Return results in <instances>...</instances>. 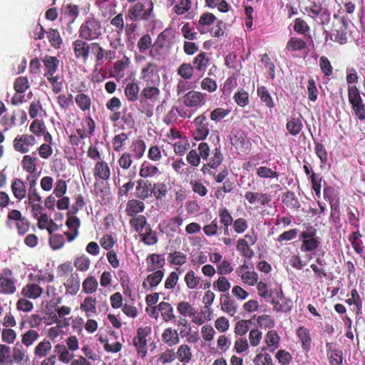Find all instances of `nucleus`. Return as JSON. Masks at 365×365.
Returning <instances> with one entry per match:
<instances>
[{"label": "nucleus", "instance_id": "22", "mask_svg": "<svg viewBox=\"0 0 365 365\" xmlns=\"http://www.w3.org/2000/svg\"><path fill=\"white\" fill-rule=\"evenodd\" d=\"M93 173L96 178L107 180L110 178V170L106 162L100 160L94 166Z\"/></svg>", "mask_w": 365, "mask_h": 365}, {"label": "nucleus", "instance_id": "9", "mask_svg": "<svg viewBox=\"0 0 365 365\" xmlns=\"http://www.w3.org/2000/svg\"><path fill=\"white\" fill-rule=\"evenodd\" d=\"M16 290V280L9 269H4L0 276V292L4 294H14Z\"/></svg>", "mask_w": 365, "mask_h": 365}, {"label": "nucleus", "instance_id": "46", "mask_svg": "<svg viewBox=\"0 0 365 365\" xmlns=\"http://www.w3.org/2000/svg\"><path fill=\"white\" fill-rule=\"evenodd\" d=\"M52 345L48 340L39 342L34 349V354L40 358L46 356L51 351Z\"/></svg>", "mask_w": 365, "mask_h": 365}, {"label": "nucleus", "instance_id": "13", "mask_svg": "<svg viewBox=\"0 0 365 365\" xmlns=\"http://www.w3.org/2000/svg\"><path fill=\"white\" fill-rule=\"evenodd\" d=\"M27 347L19 341L16 342L11 349L12 364H21L29 361V356L27 354Z\"/></svg>", "mask_w": 365, "mask_h": 365}, {"label": "nucleus", "instance_id": "40", "mask_svg": "<svg viewBox=\"0 0 365 365\" xmlns=\"http://www.w3.org/2000/svg\"><path fill=\"white\" fill-rule=\"evenodd\" d=\"M39 336L40 334L38 331L30 329L21 335V341L20 343L28 348L32 346L38 339Z\"/></svg>", "mask_w": 365, "mask_h": 365}, {"label": "nucleus", "instance_id": "25", "mask_svg": "<svg viewBox=\"0 0 365 365\" xmlns=\"http://www.w3.org/2000/svg\"><path fill=\"white\" fill-rule=\"evenodd\" d=\"M45 67L44 76H53L59 66V60L55 56H46L43 59Z\"/></svg>", "mask_w": 365, "mask_h": 365}, {"label": "nucleus", "instance_id": "50", "mask_svg": "<svg viewBox=\"0 0 365 365\" xmlns=\"http://www.w3.org/2000/svg\"><path fill=\"white\" fill-rule=\"evenodd\" d=\"M205 6L210 8H217L220 12L225 13L230 9V5L225 0H205Z\"/></svg>", "mask_w": 365, "mask_h": 365}, {"label": "nucleus", "instance_id": "52", "mask_svg": "<svg viewBox=\"0 0 365 365\" xmlns=\"http://www.w3.org/2000/svg\"><path fill=\"white\" fill-rule=\"evenodd\" d=\"M0 365H13L11 347L6 344H0Z\"/></svg>", "mask_w": 365, "mask_h": 365}, {"label": "nucleus", "instance_id": "45", "mask_svg": "<svg viewBox=\"0 0 365 365\" xmlns=\"http://www.w3.org/2000/svg\"><path fill=\"white\" fill-rule=\"evenodd\" d=\"M144 204L143 202L137 200H131L127 204L126 212L128 215L135 217L138 213L143 212Z\"/></svg>", "mask_w": 365, "mask_h": 365}, {"label": "nucleus", "instance_id": "19", "mask_svg": "<svg viewBox=\"0 0 365 365\" xmlns=\"http://www.w3.org/2000/svg\"><path fill=\"white\" fill-rule=\"evenodd\" d=\"M66 225L70 231L64 232L68 241H73L78 235V228L80 227V220L75 216H68Z\"/></svg>", "mask_w": 365, "mask_h": 365}, {"label": "nucleus", "instance_id": "4", "mask_svg": "<svg viewBox=\"0 0 365 365\" xmlns=\"http://www.w3.org/2000/svg\"><path fill=\"white\" fill-rule=\"evenodd\" d=\"M139 78L145 84H160L158 65L153 62L147 63L142 67Z\"/></svg>", "mask_w": 365, "mask_h": 365}, {"label": "nucleus", "instance_id": "29", "mask_svg": "<svg viewBox=\"0 0 365 365\" xmlns=\"http://www.w3.org/2000/svg\"><path fill=\"white\" fill-rule=\"evenodd\" d=\"M97 300L91 296L84 299L81 304V309L84 312L87 317H91L96 313Z\"/></svg>", "mask_w": 365, "mask_h": 365}, {"label": "nucleus", "instance_id": "63", "mask_svg": "<svg viewBox=\"0 0 365 365\" xmlns=\"http://www.w3.org/2000/svg\"><path fill=\"white\" fill-rule=\"evenodd\" d=\"M257 324L262 329H272L275 325V321L271 315H260L257 319Z\"/></svg>", "mask_w": 365, "mask_h": 365}, {"label": "nucleus", "instance_id": "47", "mask_svg": "<svg viewBox=\"0 0 365 365\" xmlns=\"http://www.w3.org/2000/svg\"><path fill=\"white\" fill-rule=\"evenodd\" d=\"M145 148V143L142 140H135L130 145V151L136 159H140L143 156Z\"/></svg>", "mask_w": 365, "mask_h": 365}, {"label": "nucleus", "instance_id": "26", "mask_svg": "<svg viewBox=\"0 0 365 365\" xmlns=\"http://www.w3.org/2000/svg\"><path fill=\"white\" fill-rule=\"evenodd\" d=\"M176 359L182 364L189 363L192 359L191 348L187 344H181L175 352Z\"/></svg>", "mask_w": 365, "mask_h": 365}, {"label": "nucleus", "instance_id": "14", "mask_svg": "<svg viewBox=\"0 0 365 365\" xmlns=\"http://www.w3.org/2000/svg\"><path fill=\"white\" fill-rule=\"evenodd\" d=\"M245 198L251 205L258 203L263 207L269 206V203L272 201V196L270 194L259 192H246L245 194Z\"/></svg>", "mask_w": 365, "mask_h": 365}, {"label": "nucleus", "instance_id": "58", "mask_svg": "<svg viewBox=\"0 0 365 365\" xmlns=\"http://www.w3.org/2000/svg\"><path fill=\"white\" fill-rule=\"evenodd\" d=\"M186 286L190 289H195L200 282V278L195 275L193 270L188 271L184 277Z\"/></svg>", "mask_w": 365, "mask_h": 365}, {"label": "nucleus", "instance_id": "48", "mask_svg": "<svg viewBox=\"0 0 365 365\" xmlns=\"http://www.w3.org/2000/svg\"><path fill=\"white\" fill-rule=\"evenodd\" d=\"M136 194L138 197L143 200L149 197L152 195L151 184L139 180L136 187Z\"/></svg>", "mask_w": 365, "mask_h": 365}, {"label": "nucleus", "instance_id": "7", "mask_svg": "<svg viewBox=\"0 0 365 365\" xmlns=\"http://www.w3.org/2000/svg\"><path fill=\"white\" fill-rule=\"evenodd\" d=\"M151 333V329L149 327H140L137 329L136 336L133 338V343L135 348L138 356L144 358L147 355V339L146 337Z\"/></svg>", "mask_w": 365, "mask_h": 365}, {"label": "nucleus", "instance_id": "64", "mask_svg": "<svg viewBox=\"0 0 365 365\" xmlns=\"http://www.w3.org/2000/svg\"><path fill=\"white\" fill-rule=\"evenodd\" d=\"M46 37L51 46L55 48H60L62 43V39L60 36L59 32L55 29H49L46 32Z\"/></svg>", "mask_w": 365, "mask_h": 365}, {"label": "nucleus", "instance_id": "5", "mask_svg": "<svg viewBox=\"0 0 365 365\" xmlns=\"http://www.w3.org/2000/svg\"><path fill=\"white\" fill-rule=\"evenodd\" d=\"M192 135L196 141L205 140L209 133V123L205 114L197 115L192 121Z\"/></svg>", "mask_w": 365, "mask_h": 365}, {"label": "nucleus", "instance_id": "51", "mask_svg": "<svg viewBox=\"0 0 365 365\" xmlns=\"http://www.w3.org/2000/svg\"><path fill=\"white\" fill-rule=\"evenodd\" d=\"M286 128L291 135H297L301 132L303 125L299 118H292L287 121Z\"/></svg>", "mask_w": 365, "mask_h": 365}, {"label": "nucleus", "instance_id": "36", "mask_svg": "<svg viewBox=\"0 0 365 365\" xmlns=\"http://www.w3.org/2000/svg\"><path fill=\"white\" fill-rule=\"evenodd\" d=\"M216 17L211 13H204L201 15L199 21V29L201 33H205L209 31L210 26L215 22Z\"/></svg>", "mask_w": 365, "mask_h": 365}, {"label": "nucleus", "instance_id": "41", "mask_svg": "<svg viewBox=\"0 0 365 365\" xmlns=\"http://www.w3.org/2000/svg\"><path fill=\"white\" fill-rule=\"evenodd\" d=\"M121 32L111 31L107 36L110 48L113 50H119L123 48L122 43Z\"/></svg>", "mask_w": 365, "mask_h": 365}, {"label": "nucleus", "instance_id": "20", "mask_svg": "<svg viewBox=\"0 0 365 365\" xmlns=\"http://www.w3.org/2000/svg\"><path fill=\"white\" fill-rule=\"evenodd\" d=\"M179 335L180 334L176 329L168 327L163 331L161 335V339L163 344L168 347H172L180 342Z\"/></svg>", "mask_w": 365, "mask_h": 365}, {"label": "nucleus", "instance_id": "24", "mask_svg": "<svg viewBox=\"0 0 365 365\" xmlns=\"http://www.w3.org/2000/svg\"><path fill=\"white\" fill-rule=\"evenodd\" d=\"M296 334L302 343V349L306 351H309L311 349L312 343V336L309 330L301 326L297 329Z\"/></svg>", "mask_w": 365, "mask_h": 365}, {"label": "nucleus", "instance_id": "30", "mask_svg": "<svg viewBox=\"0 0 365 365\" xmlns=\"http://www.w3.org/2000/svg\"><path fill=\"white\" fill-rule=\"evenodd\" d=\"M140 87L136 82L128 83L125 88V96L128 101L134 102L138 99Z\"/></svg>", "mask_w": 365, "mask_h": 365}, {"label": "nucleus", "instance_id": "43", "mask_svg": "<svg viewBox=\"0 0 365 365\" xmlns=\"http://www.w3.org/2000/svg\"><path fill=\"white\" fill-rule=\"evenodd\" d=\"M330 38L331 41L341 45L345 44L348 40L346 30L336 26L331 34Z\"/></svg>", "mask_w": 365, "mask_h": 365}, {"label": "nucleus", "instance_id": "3", "mask_svg": "<svg viewBox=\"0 0 365 365\" xmlns=\"http://www.w3.org/2000/svg\"><path fill=\"white\" fill-rule=\"evenodd\" d=\"M299 240L302 242L300 250L303 252L314 251L322 242L321 238L317 236V230L310 225L301 232Z\"/></svg>", "mask_w": 365, "mask_h": 365}, {"label": "nucleus", "instance_id": "44", "mask_svg": "<svg viewBox=\"0 0 365 365\" xmlns=\"http://www.w3.org/2000/svg\"><path fill=\"white\" fill-rule=\"evenodd\" d=\"M37 160V158L34 155H24L21 161V165L29 173H36Z\"/></svg>", "mask_w": 365, "mask_h": 365}, {"label": "nucleus", "instance_id": "59", "mask_svg": "<svg viewBox=\"0 0 365 365\" xmlns=\"http://www.w3.org/2000/svg\"><path fill=\"white\" fill-rule=\"evenodd\" d=\"M250 247L251 245L242 239L238 240L236 245L237 251H239L242 255L246 258H251L254 255V252Z\"/></svg>", "mask_w": 365, "mask_h": 365}, {"label": "nucleus", "instance_id": "28", "mask_svg": "<svg viewBox=\"0 0 365 365\" xmlns=\"http://www.w3.org/2000/svg\"><path fill=\"white\" fill-rule=\"evenodd\" d=\"M55 351L58 354L59 360L64 364H68L74 357L73 352L61 344H58L55 346Z\"/></svg>", "mask_w": 365, "mask_h": 365}, {"label": "nucleus", "instance_id": "57", "mask_svg": "<svg viewBox=\"0 0 365 365\" xmlns=\"http://www.w3.org/2000/svg\"><path fill=\"white\" fill-rule=\"evenodd\" d=\"M168 259L171 264L181 266L186 263L187 256L180 251H175L169 253Z\"/></svg>", "mask_w": 365, "mask_h": 365}, {"label": "nucleus", "instance_id": "60", "mask_svg": "<svg viewBox=\"0 0 365 365\" xmlns=\"http://www.w3.org/2000/svg\"><path fill=\"white\" fill-rule=\"evenodd\" d=\"M98 283L97 279L93 277H87L82 284L83 290L86 294H93L97 290Z\"/></svg>", "mask_w": 365, "mask_h": 365}, {"label": "nucleus", "instance_id": "8", "mask_svg": "<svg viewBox=\"0 0 365 365\" xmlns=\"http://www.w3.org/2000/svg\"><path fill=\"white\" fill-rule=\"evenodd\" d=\"M207 98V95L205 93L190 91L184 95L182 101L185 106L198 109L205 105Z\"/></svg>", "mask_w": 365, "mask_h": 365}, {"label": "nucleus", "instance_id": "17", "mask_svg": "<svg viewBox=\"0 0 365 365\" xmlns=\"http://www.w3.org/2000/svg\"><path fill=\"white\" fill-rule=\"evenodd\" d=\"M146 263L148 272L161 270L165 264V259L163 255L153 253L147 257Z\"/></svg>", "mask_w": 365, "mask_h": 365}, {"label": "nucleus", "instance_id": "12", "mask_svg": "<svg viewBox=\"0 0 365 365\" xmlns=\"http://www.w3.org/2000/svg\"><path fill=\"white\" fill-rule=\"evenodd\" d=\"M87 40L81 38L75 40L72 43L74 56L78 59L86 61L89 56L91 43H88Z\"/></svg>", "mask_w": 365, "mask_h": 365}, {"label": "nucleus", "instance_id": "39", "mask_svg": "<svg viewBox=\"0 0 365 365\" xmlns=\"http://www.w3.org/2000/svg\"><path fill=\"white\" fill-rule=\"evenodd\" d=\"M257 94L261 101L265 103L267 107L272 108L274 106L273 98L265 86H258L257 88Z\"/></svg>", "mask_w": 365, "mask_h": 365}, {"label": "nucleus", "instance_id": "6", "mask_svg": "<svg viewBox=\"0 0 365 365\" xmlns=\"http://www.w3.org/2000/svg\"><path fill=\"white\" fill-rule=\"evenodd\" d=\"M270 302L273 305V310L276 312H289L292 308V300L284 296L282 288L274 290Z\"/></svg>", "mask_w": 365, "mask_h": 365}, {"label": "nucleus", "instance_id": "56", "mask_svg": "<svg viewBox=\"0 0 365 365\" xmlns=\"http://www.w3.org/2000/svg\"><path fill=\"white\" fill-rule=\"evenodd\" d=\"M158 173V168L156 166L150 165L147 162H144L141 165L139 175L142 178H150L153 177Z\"/></svg>", "mask_w": 365, "mask_h": 365}, {"label": "nucleus", "instance_id": "35", "mask_svg": "<svg viewBox=\"0 0 365 365\" xmlns=\"http://www.w3.org/2000/svg\"><path fill=\"white\" fill-rule=\"evenodd\" d=\"M66 293L75 295L80 289V279L77 274H73L65 283Z\"/></svg>", "mask_w": 365, "mask_h": 365}, {"label": "nucleus", "instance_id": "21", "mask_svg": "<svg viewBox=\"0 0 365 365\" xmlns=\"http://www.w3.org/2000/svg\"><path fill=\"white\" fill-rule=\"evenodd\" d=\"M307 43L301 38L292 36L287 41L284 51L293 53L301 52L306 48Z\"/></svg>", "mask_w": 365, "mask_h": 365}, {"label": "nucleus", "instance_id": "34", "mask_svg": "<svg viewBox=\"0 0 365 365\" xmlns=\"http://www.w3.org/2000/svg\"><path fill=\"white\" fill-rule=\"evenodd\" d=\"M130 224L132 227L139 233V235L146 230L147 227H150V225L148 224L147 220L143 215L133 217L130 220Z\"/></svg>", "mask_w": 365, "mask_h": 365}, {"label": "nucleus", "instance_id": "54", "mask_svg": "<svg viewBox=\"0 0 365 365\" xmlns=\"http://www.w3.org/2000/svg\"><path fill=\"white\" fill-rule=\"evenodd\" d=\"M210 59L207 54L201 53L198 54L193 61L195 68L199 71H205L208 66Z\"/></svg>", "mask_w": 365, "mask_h": 365}, {"label": "nucleus", "instance_id": "33", "mask_svg": "<svg viewBox=\"0 0 365 365\" xmlns=\"http://www.w3.org/2000/svg\"><path fill=\"white\" fill-rule=\"evenodd\" d=\"M75 102L78 107L84 113L90 112L91 99L89 96L80 93L75 97Z\"/></svg>", "mask_w": 365, "mask_h": 365}, {"label": "nucleus", "instance_id": "27", "mask_svg": "<svg viewBox=\"0 0 365 365\" xmlns=\"http://www.w3.org/2000/svg\"><path fill=\"white\" fill-rule=\"evenodd\" d=\"M43 289L36 284H28L22 289L21 294L29 299H36L43 293Z\"/></svg>", "mask_w": 365, "mask_h": 365}, {"label": "nucleus", "instance_id": "37", "mask_svg": "<svg viewBox=\"0 0 365 365\" xmlns=\"http://www.w3.org/2000/svg\"><path fill=\"white\" fill-rule=\"evenodd\" d=\"M140 240L147 245H154L158 241L157 232L152 230L151 227H147L146 230L140 233Z\"/></svg>", "mask_w": 365, "mask_h": 365}, {"label": "nucleus", "instance_id": "62", "mask_svg": "<svg viewBox=\"0 0 365 365\" xmlns=\"http://www.w3.org/2000/svg\"><path fill=\"white\" fill-rule=\"evenodd\" d=\"M263 351L257 354L253 359V363L255 365H274L273 359L268 353H263Z\"/></svg>", "mask_w": 365, "mask_h": 365}, {"label": "nucleus", "instance_id": "55", "mask_svg": "<svg viewBox=\"0 0 365 365\" xmlns=\"http://www.w3.org/2000/svg\"><path fill=\"white\" fill-rule=\"evenodd\" d=\"M194 73V68L190 63H183L177 70V73L184 80L192 78Z\"/></svg>", "mask_w": 365, "mask_h": 365}, {"label": "nucleus", "instance_id": "61", "mask_svg": "<svg viewBox=\"0 0 365 365\" xmlns=\"http://www.w3.org/2000/svg\"><path fill=\"white\" fill-rule=\"evenodd\" d=\"M130 63V59L126 56H124L121 60L117 61L113 66L115 74L119 77H123L124 71L128 67Z\"/></svg>", "mask_w": 365, "mask_h": 365}, {"label": "nucleus", "instance_id": "10", "mask_svg": "<svg viewBox=\"0 0 365 365\" xmlns=\"http://www.w3.org/2000/svg\"><path fill=\"white\" fill-rule=\"evenodd\" d=\"M36 138L32 135H19L14 140V148L21 153H26L36 144Z\"/></svg>", "mask_w": 365, "mask_h": 365}, {"label": "nucleus", "instance_id": "15", "mask_svg": "<svg viewBox=\"0 0 365 365\" xmlns=\"http://www.w3.org/2000/svg\"><path fill=\"white\" fill-rule=\"evenodd\" d=\"M264 342L266 346L262 347V351L268 350L270 352H274L279 347L280 336L276 330L271 329L265 334Z\"/></svg>", "mask_w": 365, "mask_h": 365}, {"label": "nucleus", "instance_id": "38", "mask_svg": "<svg viewBox=\"0 0 365 365\" xmlns=\"http://www.w3.org/2000/svg\"><path fill=\"white\" fill-rule=\"evenodd\" d=\"M11 190L15 197L19 200L24 199L26 195V190L24 182L19 178H16L13 181Z\"/></svg>", "mask_w": 365, "mask_h": 365}, {"label": "nucleus", "instance_id": "16", "mask_svg": "<svg viewBox=\"0 0 365 365\" xmlns=\"http://www.w3.org/2000/svg\"><path fill=\"white\" fill-rule=\"evenodd\" d=\"M159 86L160 84H145L140 94L141 101H150L151 103H155L158 101L160 94Z\"/></svg>", "mask_w": 365, "mask_h": 365}, {"label": "nucleus", "instance_id": "18", "mask_svg": "<svg viewBox=\"0 0 365 365\" xmlns=\"http://www.w3.org/2000/svg\"><path fill=\"white\" fill-rule=\"evenodd\" d=\"M163 277V270L153 271L151 274L147 276L143 282V287L145 289L153 291L160 283Z\"/></svg>", "mask_w": 365, "mask_h": 365}, {"label": "nucleus", "instance_id": "31", "mask_svg": "<svg viewBox=\"0 0 365 365\" xmlns=\"http://www.w3.org/2000/svg\"><path fill=\"white\" fill-rule=\"evenodd\" d=\"M62 13L68 19L69 23L72 24L79 15V8L77 5L67 4L62 6Z\"/></svg>", "mask_w": 365, "mask_h": 365}, {"label": "nucleus", "instance_id": "23", "mask_svg": "<svg viewBox=\"0 0 365 365\" xmlns=\"http://www.w3.org/2000/svg\"><path fill=\"white\" fill-rule=\"evenodd\" d=\"M221 309L232 317L237 313V305L229 294H222L220 297Z\"/></svg>", "mask_w": 365, "mask_h": 365}, {"label": "nucleus", "instance_id": "53", "mask_svg": "<svg viewBox=\"0 0 365 365\" xmlns=\"http://www.w3.org/2000/svg\"><path fill=\"white\" fill-rule=\"evenodd\" d=\"M56 101L61 109L66 111L73 106V98L72 94H59L56 97Z\"/></svg>", "mask_w": 365, "mask_h": 365}, {"label": "nucleus", "instance_id": "49", "mask_svg": "<svg viewBox=\"0 0 365 365\" xmlns=\"http://www.w3.org/2000/svg\"><path fill=\"white\" fill-rule=\"evenodd\" d=\"M175 154L182 156L190 148V143L186 137H182L173 143Z\"/></svg>", "mask_w": 365, "mask_h": 365}, {"label": "nucleus", "instance_id": "42", "mask_svg": "<svg viewBox=\"0 0 365 365\" xmlns=\"http://www.w3.org/2000/svg\"><path fill=\"white\" fill-rule=\"evenodd\" d=\"M158 311L162 312V317L165 322H170L175 318L172 305L166 302H161L158 305Z\"/></svg>", "mask_w": 365, "mask_h": 365}, {"label": "nucleus", "instance_id": "1", "mask_svg": "<svg viewBox=\"0 0 365 365\" xmlns=\"http://www.w3.org/2000/svg\"><path fill=\"white\" fill-rule=\"evenodd\" d=\"M104 29L101 22L93 16L84 21L78 30L79 37L87 41L98 40L102 37Z\"/></svg>", "mask_w": 365, "mask_h": 365}, {"label": "nucleus", "instance_id": "32", "mask_svg": "<svg viewBox=\"0 0 365 365\" xmlns=\"http://www.w3.org/2000/svg\"><path fill=\"white\" fill-rule=\"evenodd\" d=\"M173 37V29L171 28L165 29L158 35L155 41V46H158L159 48H163L166 43H170L172 41Z\"/></svg>", "mask_w": 365, "mask_h": 365}, {"label": "nucleus", "instance_id": "11", "mask_svg": "<svg viewBox=\"0 0 365 365\" xmlns=\"http://www.w3.org/2000/svg\"><path fill=\"white\" fill-rule=\"evenodd\" d=\"M236 273L245 284L255 286L257 283V273L255 271H250L248 265L245 263L237 269Z\"/></svg>", "mask_w": 365, "mask_h": 365}, {"label": "nucleus", "instance_id": "2", "mask_svg": "<svg viewBox=\"0 0 365 365\" xmlns=\"http://www.w3.org/2000/svg\"><path fill=\"white\" fill-rule=\"evenodd\" d=\"M153 3L151 0H143L131 6L128 16L132 21L148 20L153 15Z\"/></svg>", "mask_w": 365, "mask_h": 365}]
</instances>
